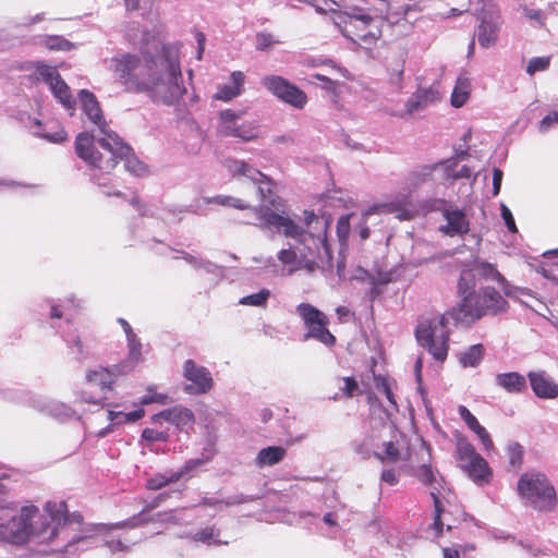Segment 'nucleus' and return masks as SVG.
<instances>
[{"instance_id": "nucleus-1", "label": "nucleus", "mask_w": 558, "mask_h": 558, "mask_svg": "<svg viewBox=\"0 0 558 558\" xmlns=\"http://www.w3.org/2000/svg\"><path fill=\"white\" fill-rule=\"evenodd\" d=\"M225 167L233 177L246 178L256 185L263 205L254 208L258 221L254 225L296 241L293 248H282L277 254L278 260L288 267L287 275L290 276L300 269L308 272L316 269H332V256L326 236L328 222L324 217L305 213L307 230H303L288 215L278 213L281 198L272 193L271 181L267 175L245 161L233 158L226 159Z\"/></svg>"}, {"instance_id": "nucleus-2", "label": "nucleus", "mask_w": 558, "mask_h": 558, "mask_svg": "<svg viewBox=\"0 0 558 558\" xmlns=\"http://www.w3.org/2000/svg\"><path fill=\"white\" fill-rule=\"evenodd\" d=\"M475 280L471 271H463L458 282L460 303L445 314L423 316L416 326L415 337L421 347L426 349L435 360L444 362L449 350L450 329L448 324L470 325L486 315L505 312L508 302L493 287L475 291Z\"/></svg>"}, {"instance_id": "nucleus-3", "label": "nucleus", "mask_w": 558, "mask_h": 558, "mask_svg": "<svg viewBox=\"0 0 558 558\" xmlns=\"http://www.w3.org/2000/svg\"><path fill=\"white\" fill-rule=\"evenodd\" d=\"M82 521L81 513H69L64 501H47L43 513L35 506L23 507L19 515L7 511L0 517V536L12 544H51V551L71 554L75 544L90 541L87 536H70L73 525Z\"/></svg>"}, {"instance_id": "nucleus-4", "label": "nucleus", "mask_w": 558, "mask_h": 558, "mask_svg": "<svg viewBox=\"0 0 558 558\" xmlns=\"http://www.w3.org/2000/svg\"><path fill=\"white\" fill-rule=\"evenodd\" d=\"M75 151L93 169L90 180L98 186L107 187V175L119 160H123L125 169L137 177L147 171L146 166L134 157L132 148L118 134L95 138L88 132H82L76 136Z\"/></svg>"}, {"instance_id": "nucleus-5", "label": "nucleus", "mask_w": 558, "mask_h": 558, "mask_svg": "<svg viewBox=\"0 0 558 558\" xmlns=\"http://www.w3.org/2000/svg\"><path fill=\"white\" fill-rule=\"evenodd\" d=\"M364 7H349L337 15L336 24L342 35L355 44H375L383 34V25L390 9L389 0H374Z\"/></svg>"}, {"instance_id": "nucleus-6", "label": "nucleus", "mask_w": 558, "mask_h": 558, "mask_svg": "<svg viewBox=\"0 0 558 558\" xmlns=\"http://www.w3.org/2000/svg\"><path fill=\"white\" fill-rule=\"evenodd\" d=\"M147 80L149 98L157 104L171 106L177 104L186 92L179 62V51L173 46H163L156 56Z\"/></svg>"}, {"instance_id": "nucleus-7", "label": "nucleus", "mask_w": 558, "mask_h": 558, "mask_svg": "<svg viewBox=\"0 0 558 558\" xmlns=\"http://www.w3.org/2000/svg\"><path fill=\"white\" fill-rule=\"evenodd\" d=\"M410 474L416 477L423 485L429 488L430 497L434 501V523L433 527L437 533L442 531L444 522L441 514L444 513V505L441 501V490L444 489V480L430 465V452L427 444L421 440L415 451L409 453Z\"/></svg>"}, {"instance_id": "nucleus-8", "label": "nucleus", "mask_w": 558, "mask_h": 558, "mask_svg": "<svg viewBox=\"0 0 558 558\" xmlns=\"http://www.w3.org/2000/svg\"><path fill=\"white\" fill-rule=\"evenodd\" d=\"M155 58H147L138 53L121 52L109 61V69L116 82L129 93H143L147 87V80Z\"/></svg>"}, {"instance_id": "nucleus-9", "label": "nucleus", "mask_w": 558, "mask_h": 558, "mask_svg": "<svg viewBox=\"0 0 558 558\" xmlns=\"http://www.w3.org/2000/svg\"><path fill=\"white\" fill-rule=\"evenodd\" d=\"M517 492L524 505L539 512L554 511L558 502L554 485L537 470H529L519 477Z\"/></svg>"}, {"instance_id": "nucleus-10", "label": "nucleus", "mask_w": 558, "mask_h": 558, "mask_svg": "<svg viewBox=\"0 0 558 558\" xmlns=\"http://www.w3.org/2000/svg\"><path fill=\"white\" fill-rule=\"evenodd\" d=\"M81 307V301L74 296L65 298L60 303L50 305V317L62 318L65 316L64 327H59V332L66 344L69 353L78 362L86 360L90 355L92 340L84 333L73 328L71 318L75 311Z\"/></svg>"}, {"instance_id": "nucleus-11", "label": "nucleus", "mask_w": 558, "mask_h": 558, "mask_svg": "<svg viewBox=\"0 0 558 558\" xmlns=\"http://www.w3.org/2000/svg\"><path fill=\"white\" fill-rule=\"evenodd\" d=\"M295 313L307 330L303 340L314 339L327 347L335 344L336 337L328 329L329 318L325 313L310 303H300Z\"/></svg>"}, {"instance_id": "nucleus-12", "label": "nucleus", "mask_w": 558, "mask_h": 558, "mask_svg": "<svg viewBox=\"0 0 558 558\" xmlns=\"http://www.w3.org/2000/svg\"><path fill=\"white\" fill-rule=\"evenodd\" d=\"M459 466L476 484L487 483L492 470L487 461L476 452L474 446L465 438H459L456 446Z\"/></svg>"}, {"instance_id": "nucleus-13", "label": "nucleus", "mask_w": 558, "mask_h": 558, "mask_svg": "<svg viewBox=\"0 0 558 558\" xmlns=\"http://www.w3.org/2000/svg\"><path fill=\"white\" fill-rule=\"evenodd\" d=\"M243 110L226 109L219 113L217 130L223 136L251 142L258 137V122L243 119Z\"/></svg>"}, {"instance_id": "nucleus-14", "label": "nucleus", "mask_w": 558, "mask_h": 558, "mask_svg": "<svg viewBox=\"0 0 558 558\" xmlns=\"http://www.w3.org/2000/svg\"><path fill=\"white\" fill-rule=\"evenodd\" d=\"M260 83L275 97L295 109H303L307 104L306 94L280 75H267Z\"/></svg>"}, {"instance_id": "nucleus-15", "label": "nucleus", "mask_w": 558, "mask_h": 558, "mask_svg": "<svg viewBox=\"0 0 558 558\" xmlns=\"http://www.w3.org/2000/svg\"><path fill=\"white\" fill-rule=\"evenodd\" d=\"M478 21L474 36H476L480 46L485 49L494 47L498 41L502 25L499 11L494 7L483 9L478 15Z\"/></svg>"}, {"instance_id": "nucleus-16", "label": "nucleus", "mask_w": 558, "mask_h": 558, "mask_svg": "<svg viewBox=\"0 0 558 558\" xmlns=\"http://www.w3.org/2000/svg\"><path fill=\"white\" fill-rule=\"evenodd\" d=\"M38 75L49 85L52 95L72 116L75 110L76 100L72 96L69 85L61 78L59 72L51 66L43 65L38 70Z\"/></svg>"}, {"instance_id": "nucleus-17", "label": "nucleus", "mask_w": 558, "mask_h": 558, "mask_svg": "<svg viewBox=\"0 0 558 558\" xmlns=\"http://www.w3.org/2000/svg\"><path fill=\"white\" fill-rule=\"evenodd\" d=\"M440 203L441 207H439V210L446 223L439 227V231L450 238L466 234L470 231V221L464 210L446 201H441Z\"/></svg>"}, {"instance_id": "nucleus-18", "label": "nucleus", "mask_w": 558, "mask_h": 558, "mask_svg": "<svg viewBox=\"0 0 558 558\" xmlns=\"http://www.w3.org/2000/svg\"><path fill=\"white\" fill-rule=\"evenodd\" d=\"M183 376L190 383L184 387V391L189 395L207 393L213 388L214 379L209 369L196 364L193 360L184 362Z\"/></svg>"}, {"instance_id": "nucleus-19", "label": "nucleus", "mask_w": 558, "mask_h": 558, "mask_svg": "<svg viewBox=\"0 0 558 558\" xmlns=\"http://www.w3.org/2000/svg\"><path fill=\"white\" fill-rule=\"evenodd\" d=\"M81 108L86 118L98 128L97 134H90L97 137H107L108 134H117L114 131L107 128L106 120L102 114L100 105L96 96L87 89H82L78 93Z\"/></svg>"}, {"instance_id": "nucleus-20", "label": "nucleus", "mask_w": 558, "mask_h": 558, "mask_svg": "<svg viewBox=\"0 0 558 558\" xmlns=\"http://www.w3.org/2000/svg\"><path fill=\"white\" fill-rule=\"evenodd\" d=\"M163 422L173 425L180 432L189 434L194 429L195 415L189 408L175 405L151 416V423L154 424H162Z\"/></svg>"}, {"instance_id": "nucleus-21", "label": "nucleus", "mask_w": 558, "mask_h": 558, "mask_svg": "<svg viewBox=\"0 0 558 558\" xmlns=\"http://www.w3.org/2000/svg\"><path fill=\"white\" fill-rule=\"evenodd\" d=\"M120 375L121 374L114 369V365L110 368L98 367L87 372L86 380L88 384L99 387L100 391L106 395L112 389L113 383ZM105 399L106 396L96 399L85 392L82 393V401L90 404H100V402Z\"/></svg>"}, {"instance_id": "nucleus-22", "label": "nucleus", "mask_w": 558, "mask_h": 558, "mask_svg": "<svg viewBox=\"0 0 558 558\" xmlns=\"http://www.w3.org/2000/svg\"><path fill=\"white\" fill-rule=\"evenodd\" d=\"M533 392L543 399H554L558 396V386L544 372H530L527 374Z\"/></svg>"}, {"instance_id": "nucleus-23", "label": "nucleus", "mask_w": 558, "mask_h": 558, "mask_svg": "<svg viewBox=\"0 0 558 558\" xmlns=\"http://www.w3.org/2000/svg\"><path fill=\"white\" fill-rule=\"evenodd\" d=\"M439 100V92L436 87L418 88L407 101V113L412 114L423 110Z\"/></svg>"}, {"instance_id": "nucleus-24", "label": "nucleus", "mask_w": 558, "mask_h": 558, "mask_svg": "<svg viewBox=\"0 0 558 558\" xmlns=\"http://www.w3.org/2000/svg\"><path fill=\"white\" fill-rule=\"evenodd\" d=\"M495 385L511 395H519L526 390V378L518 372L499 373L495 376Z\"/></svg>"}, {"instance_id": "nucleus-25", "label": "nucleus", "mask_w": 558, "mask_h": 558, "mask_svg": "<svg viewBox=\"0 0 558 558\" xmlns=\"http://www.w3.org/2000/svg\"><path fill=\"white\" fill-rule=\"evenodd\" d=\"M245 75L241 71H234L230 74V82L228 84L219 85L215 94V99L222 101H230L240 96L243 92Z\"/></svg>"}, {"instance_id": "nucleus-26", "label": "nucleus", "mask_w": 558, "mask_h": 558, "mask_svg": "<svg viewBox=\"0 0 558 558\" xmlns=\"http://www.w3.org/2000/svg\"><path fill=\"white\" fill-rule=\"evenodd\" d=\"M34 408L41 412H47L51 416L64 421L73 417L80 418L76 412L68 404L56 400L43 401L40 398L34 400Z\"/></svg>"}, {"instance_id": "nucleus-27", "label": "nucleus", "mask_w": 558, "mask_h": 558, "mask_svg": "<svg viewBox=\"0 0 558 558\" xmlns=\"http://www.w3.org/2000/svg\"><path fill=\"white\" fill-rule=\"evenodd\" d=\"M458 412L466 426L476 434L484 449L487 451L492 450L494 448V444L486 428L478 423L477 418L469 411L466 407L459 405Z\"/></svg>"}, {"instance_id": "nucleus-28", "label": "nucleus", "mask_w": 558, "mask_h": 558, "mask_svg": "<svg viewBox=\"0 0 558 558\" xmlns=\"http://www.w3.org/2000/svg\"><path fill=\"white\" fill-rule=\"evenodd\" d=\"M126 340L129 356L124 362L114 365V369L120 374H128L133 371L142 359V343L137 336L135 333H131V336L126 337Z\"/></svg>"}, {"instance_id": "nucleus-29", "label": "nucleus", "mask_w": 558, "mask_h": 558, "mask_svg": "<svg viewBox=\"0 0 558 558\" xmlns=\"http://www.w3.org/2000/svg\"><path fill=\"white\" fill-rule=\"evenodd\" d=\"M286 457L287 448L282 446H268L257 452L254 463L257 468L264 469L280 463Z\"/></svg>"}, {"instance_id": "nucleus-30", "label": "nucleus", "mask_w": 558, "mask_h": 558, "mask_svg": "<svg viewBox=\"0 0 558 558\" xmlns=\"http://www.w3.org/2000/svg\"><path fill=\"white\" fill-rule=\"evenodd\" d=\"M432 165H425L412 170L404 179V189L412 193L420 186L433 182Z\"/></svg>"}, {"instance_id": "nucleus-31", "label": "nucleus", "mask_w": 558, "mask_h": 558, "mask_svg": "<svg viewBox=\"0 0 558 558\" xmlns=\"http://www.w3.org/2000/svg\"><path fill=\"white\" fill-rule=\"evenodd\" d=\"M167 498L166 494L158 495L154 500H151L149 504L146 505V507L143 509L141 513L137 515H133L132 518L121 521L114 524L109 525L110 529H133L136 526H140L141 524L145 523L147 519L144 517L145 512H148L153 510L154 508H157L161 505V502Z\"/></svg>"}, {"instance_id": "nucleus-32", "label": "nucleus", "mask_w": 558, "mask_h": 558, "mask_svg": "<svg viewBox=\"0 0 558 558\" xmlns=\"http://www.w3.org/2000/svg\"><path fill=\"white\" fill-rule=\"evenodd\" d=\"M167 498L166 494L158 495L154 500H151L149 504L146 505V507L143 509L141 513L137 515H133L132 518L121 521L114 524L109 525L110 529H133L136 526H140L141 524L145 523L147 519L144 517L145 512H148L153 510L154 508H157L161 505V502Z\"/></svg>"}, {"instance_id": "nucleus-33", "label": "nucleus", "mask_w": 558, "mask_h": 558, "mask_svg": "<svg viewBox=\"0 0 558 558\" xmlns=\"http://www.w3.org/2000/svg\"><path fill=\"white\" fill-rule=\"evenodd\" d=\"M471 93V80L465 74L458 76L451 94V105L454 108L462 107L469 99Z\"/></svg>"}, {"instance_id": "nucleus-34", "label": "nucleus", "mask_w": 558, "mask_h": 558, "mask_svg": "<svg viewBox=\"0 0 558 558\" xmlns=\"http://www.w3.org/2000/svg\"><path fill=\"white\" fill-rule=\"evenodd\" d=\"M44 123L37 118H29L28 129L36 137L44 138L50 143H61L66 138V132L58 128L54 132L43 133Z\"/></svg>"}, {"instance_id": "nucleus-35", "label": "nucleus", "mask_w": 558, "mask_h": 558, "mask_svg": "<svg viewBox=\"0 0 558 558\" xmlns=\"http://www.w3.org/2000/svg\"><path fill=\"white\" fill-rule=\"evenodd\" d=\"M485 348L477 343L459 353V362L463 367H477L484 357Z\"/></svg>"}, {"instance_id": "nucleus-36", "label": "nucleus", "mask_w": 558, "mask_h": 558, "mask_svg": "<svg viewBox=\"0 0 558 558\" xmlns=\"http://www.w3.org/2000/svg\"><path fill=\"white\" fill-rule=\"evenodd\" d=\"M453 167H457L456 159H447L433 163V183H446L453 181Z\"/></svg>"}, {"instance_id": "nucleus-37", "label": "nucleus", "mask_w": 558, "mask_h": 558, "mask_svg": "<svg viewBox=\"0 0 558 558\" xmlns=\"http://www.w3.org/2000/svg\"><path fill=\"white\" fill-rule=\"evenodd\" d=\"M375 458L384 464L396 463L401 459V451L397 442L381 441V448L375 452Z\"/></svg>"}, {"instance_id": "nucleus-38", "label": "nucleus", "mask_w": 558, "mask_h": 558, "mask_svg": "<svg viewBox=\"0 0 558 558\" xmlns=\"http://www.w3.org/2000/svg\"><path fill=\"white\" fill-rule=\"evenodd\" d=\"M380 448L381 442L379 441V438L375 435H368L355 446V451L363 458H368L371 456L375 457V452L380 450Z\"/></svg>"}, {"instance_id": "nucleus-39", "label": "nucleus", "mask_w": 558, "mask_h": 558, "mask_svg": "<svg viewBox=\"0 0 558 558\" xmlns=\"http://www.w3.org/2000/svg\"><path fill=\"white\" fill-rule=\"evenodd\" d=\"M210 460L209 457L206 458H196V459H190L185 461V463L178 470L174 471V478L178 481L184 477H191L193 473L202 465L207 463Z\"/></svg>"}, {"instance_id": "nucleus-40", "label": "nucleus", "mask_w": 558, "mask_h": 558, "mask_svg": "<svg viewBox=\"0 0 558 558\" xmlns=\"http://www.w3.org/2000/svg\"><path fill=\"white\" fill-rule=\"evenodd\" d=\"M386 210L391 211V205H376V206L368 208L366 211H364L361 221L356 226V230L359 232L361 240H366L369 236V229L366 225V218L369 215H373L375 213H380V211H386Z\"/></svg>"}, {"instance_id": "nucleus-41", "label": "nucleus", "mask_w": 558, "mask_h": 558, "mask_svg": "<svg viewBox=\"0 0 558 558\" xmlns=\"http://www.w3.org/2000/svg\"><path fill=\"white\" fill-rule=\"evenodd\" d=\"M506 453L510 466H512L515 470L520 469L523 463V447L519 442L511 441L506 447Z\"/></svg>"}, {"instance_id": "nucleus-42", "label": "nucleus", "mask_w": 558, "mask_h": 558, "mask_svg": "<svg viewBox=\"0 0 558 558\" xmlns=\"http://www.w3.org/2000/svg\"><path fill=\"white\" fill-rule=\"evenodd\" d=\"M278 44H280V40L271 33L258 32L255 35V48L258 51H270Z\"/></svg>"}, {"instance_id": "nucleus-43", "label": "nucleus", "mask_w": 558, "mask_h": 558, "mask_svg": "<svg viewBox=\"0 0 558 558\" xmlns=\"http://www.w3.org/2000/svg\"><path fill=\"white\" fill-rule=\"evenodd\" d=\"M174 476V471H167L165 473L155 474L147 480L146 487L151 490L160 489L169 483L178 482Z\"/></svg>"}, {"instance_id": "nucleus-44", "label": "nucleus", "mask_w": 558, "mask_h": 558, "mask_svg": "<svg viewBox=\"0 0 558 558\" xmlns=\"http://www.w3.org/2000/svg\"><path fill=\"white\" fill-rule=\"evenodd\" d=\"M270 294H271L270 290L262 289L257 293H252V294L243 296L239 303L242 305H246V306L264 307V306H266V303H267Z\"/></svg>"}, {"instance_id": "nucleus-45", "label": "nucleus", "mask_w": 558, "mask_h": 558, "mask_svg": "<svg viewBox=\"0 0 558 558\" xmlns=\"http://www.w3.org/2000/svg\"><path fill=\"white\" fill-rule=\"evenodd\" d=\"M206 203H215L221 206L234 207L236 209H247L250 207L243 199L226 195H217L213 198H206Z\"/></svg>"}, {"instance_id": "nucleus-46", "label": "nucleus", "mask_w": 558, "mask_h": 558, "mask_svg": "<svg viewBox=\"0 0 558 558\" xmlns=\"http://www.w3.org/2000/svg\"><path fill=\"white\" fill-rule=\"evenodd\" d=\"M219 532H217L214 527H205L199 530L193 535V539L195 542H202L205 544H220L221 542L218 539Z\"/></svg>"}, {"instance_id": "nucleus-47", "label": "nucleus", "mask_w": 558, "mask_h": 558, "mask_svg": "<svg viewBox=\"0 0 558 558\" xmlns=\"http://www.w3.org/2000/svg\"><path fill=\"white\" fill-rule=\"evenodd\" d=\"M44 43L50 50L68 51L73 47L72 43L66 40L64 37L57 35L45 37Z\"/></svg>"}, {"instance_id": "nucleus-48", "label": "nucleus", "mask_w": 558, "mask_h": 558, "mask_svg": "<svg viewBox=\"0 0 558 558\" xmlns=\"http://www.w3.org/2000/svg\"><path fill=\"white\" fill-rule=\"evenodd\" d=\"M549 57H534L532 58L526 66V73L534 75L536 72L545 71L549 68Z\"/></svg>"}, {"instance_id": "nucleus-49", "label": "nucleus", "mask_w": 558, "mask_h": 558, "mask_svg": "<svg viewBox=\"0 0 558 558\" xmlns=\"http://www.w3.org/2000/svg\"><path fill=\"white\" fill-rule=\"evenodd\" d=\"M168 396L155 391L154 388L148 387L147 392L141 398V404L147 405L151 403L166 404Z\"/></svg>"}, {"instance_id": "nucleus-50", "label": "nucleus", "mask_w": 558, "mask_h": 558, "mask_svg": "<svg viewBox=\"0 0 558 558\" xmlns=\"http://www.w3.org/2000/svg\"><path fill=\"white\" fill-rule=\"evenodd\" d=\"M204 270L207 274H210L214 276L215 279L219 280L222 279L225 276L223 268L221 266H218L217 264L201 258V263H198V269L197 270Z\"/></svg>"}, {"instance_id": "nucleus-51", "label": "nucleus", "mask_w": 558, "mask_h": 558, "mask_svg": "<svg viewBox=\"0 0 558 558\" xmlns=\"http://www.w3.org/2000/svg\"><path fill=\"white\" fill-rule=\"evenodd\" d=\"M350 218L351 215H344L341 216L337 221V234L339 238V241L342 243L347 240L349 233H350Z\"/></svg>"}, {"instance_id": "nucleus-52", "label": "nucleus", "mask_w": 558, "mask_h": 558, "mask_svg": "<svg viewBox=\"0 0 558 558\" xmlns=\"http://www.w3.org/2000/svg\"><path fill=\"white\" fill-rule=\"evenodd\" d=\"M142 438L154 442V441H167L169 438V434L163 430H157L154 428H145L142 433Z\"/></svg>"}, {"instance_id": "nucleus-53", "label": "nucleus", "mask_w": 558, "mask_h": 558, "mask_svg": "<svg viewBox=\"0 0 558 558\" xmlns=\"http://www.w3.org/2000/svg\"><path fill=\"white\" fill-rule=\"evenodd\" d=\"M555 124H558V111L554 110L549 112L547 116H545L539 124H538V131L541 133L548 132Z\"/></svg>"}, {"instance_id": "nucleus-54", "label": "nucleus", "mask_w": 558, "mask_h": 558, "mask_svg": "<svg viewBox=\"0 0 558 558\" xmlns=\"http://www.w3.org/2000/svg\"><path fill=\"white\" fill-rule=\"evenodd\" d=\"M480 272L481 275L496 280L499 283H504L506 281L501 274L490 264L483 263L480 267Z\"/></svg>"}, {"instance_id": "nucleus-55", "label": "nucleus", "mask_w": 558, "mask_h": 558, "mask_svg": "<svg viewBox=\"0 0 558 558\" xmlns=\"http://www.w3.org/2000/svg\"><path fill=\"white\" fill-rule=\"evenodd\" d=\"M504 292L507 296L517 299L518 301H520L521 303H524L526 305H527V303L525 301H523L521 299V296H525V295L533 296L531 290L522 289V288H512L509 286L504 287Z\"/></svg>"}, {"instance_id": "nucleus-56", "label": "nucleus", "mask_w": 558, "mask_h": 558, "mask_svg": "<svg viewBox=\"0 0 558 558\" xmlns=\"http://www.w3.org/2000/svg\"><path fill=\"white\" fill-rule=\"evenodd\" d=\"M376 387L379 392H383L387 400L396 408L397 403L393 397V393L391 391V388L389 386V383L386 378H377L376 379Z\"/></svg>"}, {"instance_id": "nucleus-57", "label": "nucleus", "mask_w": 558, "mask_h": 558, "mask_svg": "<svg viewBox=\"0 0 558 558\" xmlns=\"http://www.w3.org/2000/svg\"><path fill=\"white\" fill-rule=\"evenodd\" d=\"M158 520L162 523L177 525L182 523L183 518L179 515L178 511H169L165 513H159Z\"/></svg>"}, {"instance_id": "nucleus-58", "label": "nucleus", "mask_w": 558, "mask_h": 558, "mask_svg": "<svg viewBox=\"0 0 558 558\" xmlns=\"http://www.w3.org/2000/svg\"><path fill=\"white\" fill-rule=\"evenodd\" d=\"M501 217L510 232H517V226L512 216L511 210L506 206L501 205Z\"/></svg>"}, {"instance_id": "nucleus-59", "label": "nucleus", "mask_w": 558, "mask_h": 558, "mask_svg": "<svg viewBox=\"0 0 558 558\" xmlns=\"http://www.w3.org/2000/svg\"><path fill=\"white\" fill-rule=\"evenodd\" d=\"M344 386L341 389L347 397H353L355 391L359 389L357 381L353 377H345L343 379Z\"/></svg>"}, {"instance_id": "nucleus-60", "label": "nucleus", "mask_w": 558, "mask_h": 558, "mask_svg": "<svg viewBox=\"0 0 558 558\" xmlns=\"http://www.w3.org/2000/svg\"><path fill=\"white\" fill-rule=\"evenodd\" d=\"M523 14L526 19L537 22L538 25L544 24L543 13L541 10H535V9H530L527 7H524Z\"/></svg>"}, {"instance_id": "nucleus-61", "label": "nucleus", "mask_w": 558, "mask_h": 558, "mask_svg": "<svg viewBox=\"0 0 558 558\" xmlns=\"http://www.w3.org/2000/svg\"><path fill=\"white\" fill-rule=\"evenodd\" d=\"M178 255L174 258H182L195 269H198V263H201V257L190 254L185 251H178Z\"/></svg>"}, {"instance_id": "nucleus-62", "label": "nucleus", "mask_w": 558, "mask_h": 558, "mask_svg": "<svg viewBox=\"0 0 558 558\" xmlns=\"http://www.w3.org/2000/svg\"><path fill=\"white\" fill-rule=\"evenodd\" d=\"M105 545L112 551H126L129 550V545L123 543L121 539H106Z\"/></svg>"}, {"instance_id": "nucleus-63", "label": "nucleus", "mask_w": 558, "mask_h": 558, "mask_svg": "<svg viewBox=\"0 0 558 558\" xmlns=\"http://www.w3.org/2000/svg\"><path fill=\"white\" fill-rule=\"evenodd\" d=\"M504 173L500 169L494 168L493 170V195L496 196L500 192L501 181Z\"/></svg>"}, {"instance_id": "nucleus-64", "label": "nucleus", "mask_w": 558, "mask_h": 558, "mask_svg": "<svg viewBox=\"0 0 558 558\" xmlns=\"http://www.w3.org/2000/svg\"><path fill=\"white\" fill-rule=\"evenodd\" d=\"M381 481L389 485H396L398 483V475L393 469H385L381 473Z\"/></svg>"}]
</instances>
